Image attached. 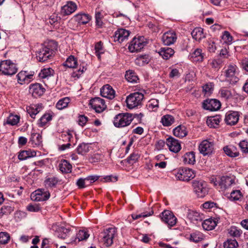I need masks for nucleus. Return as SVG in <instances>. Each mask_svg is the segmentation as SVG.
I'll return each mask as SVG.
<instances>
[{
	"label": "nucleus",
	"mask_w": 248,
	"mask_h": 248,
	"mask_svg": "<svg viewBox=\"0 0 248 248\" xmlns=\"http://www.w3.org/2000/svg\"><path fill=\"white\" fill-rule=\"evenodd\" d=\"M173 133L175 136L181 138L186 136L187 134L186 128L183 125H179L175 127L173 130Z\"/></svg>",
	"instance_id": "obj_35"
},
{
	"label": "nucleus",
	"mask_w": 248,
	"mask_h": 248,
	"mask_svg": "<svg viewBox=\"0 0 248 248\" xmlns=\"http://www.w3.org/2000/svg\"><path fill=\"white\" fill-rule=\"evenodd\" d=\"M217 221L212 218L205 219L202 223L203 228L206 231L213 230L217 226Z\"/></svg>",
	"instance_id": "obj_38"
},
{
	"label": "nucleus",
	"mask_w": 248,
	"mask_h": 248,
	"mask_svg": "<svg viewBox=\"0 0 248 248\" xmlns=\"http://www.w3.org/2000/svg\"><path fill=\"white\" fill-rule=\"evenodd\" d=\"M239 113L238 111H229L226 113L225 121L227 124L233 125L237 123L239 119Z\"/></svg>",
	"instance_id": "obj_16"
},
{
	"label": "nucleus",
	"mask_w": 248,
	"mask_h": 248,
	"mask_svg": "<svg viewBox=\"0 0 248 248\" xmlns=\"http://www.w3.org/2000/svg\"><path fill=\"white\" fill-rule=\"evenodd\" d=\"M52 54V49L46 46H42L37 51L36 57L40 62H44L50 59Z\"/></svg>",
	"instance_id": "obj_11"
},
{
	"label": "nucleus",
	"mask_w": 248,
	"mask_h": 248,
	"mask_svg": "<svg viewBox=\"0 0 248 248\" xmlns=\"http://www.w3.org/2000/svg\"><path fill=\"white\" fill-rule=\"evenodd\" d=\"M117 230L114 227L107 228L99 235V241L104 247H108L113 244V239L116 235Z\"/></svg>",
	"instance_id": "obj_2"
},
{
	"label": "nucleus",
	"mask_w": 248,
	"mask_h": 248,
	"mask_svg": "<svg viewBox=\"0 0 248 248\" xmlns=\"http://www.w3.org/2000/svg\"><path fill=\"white\" fill-rule=\"evenodd\" d=\"M42 109L41 105H31L27 107V111L32 118L35 119V116Z\"/></svg>",
	"instance_id": "obj_28"
},
{
	"label": "nucleus",
	"mask_w": 248,
	"mask_h": 248,
	"mask_svg": "<svg viewBox=\"0 0 248 248\" xmlns=\"http://www.w3.org/2000/svg\"><path fill=\"white\" fill-rule=\"evenodd\" d=\"M10 239V234L5 232H0V244L5 245L7 244Z\"/></svg>",
	"instance_id": "obj_56"
},
{
	"label": "nucleus",
	"mask_w": 248,
	"mask_h": 248,
	"mask_svg": "<svg viewBox=\"0 0 248 248\" xmlns=\"http://www.w3.org/2000/svg\"><path fill=\"white\" fill-rule=\"evenodd\" d=\"M191 35L194 39L200 41L205 37L203 29L201 28H195L191 32Z\"/></svg>",
	"instance_id": "obj_41"
},
{
	"label": "nucleus",
	"mask_w": 248,
	"mask_h": 248,
	"mask_svg": "<svg viewBox=\"0 0 248 248\" xmlns=\"http://www.w3.org/2000/svg\"><path fill=\"white\" fill-rule=\"evenodd\" d=\"M50 197V193L44 189H38L31 194L32 200L37 202L45 201Z\"/></svg>",
	"instance_id": "obj_13"
},
{
	"label": "nucleus",
	"mask_w": 248,
	"mask_h": 248,
	"mask_svg": "<svg viewBox=\"0 0 248 248\" xmlns=\"http://www.w3.org/2000/svg\"><path fill=\"white\" fill-rule=\"evenodd\" d=\"M202 108L211 111L219 109L221 107L220 102L216 99H210L204 100L202 103Z\"/></svg>",
	"instance_id": "obj_14"
},
{
	"label": "nucleus",
	"mask_w": 248,
	"mask_h": 248,
	"mask_svg": "<svg viewBox=\"0 0 248 248\" xmlns=\"http://www.w3.org/2000/svg\"><path fill=\"white\" fill-rule=\"evenodd\" d=\"M158 53L164 59L168 60L174 54V51L171 48L167 46L161 47Z\"/></svg>",
	"instance_id": "obj_29"
},
{
	"label": "nucleus",
	"mask_w": 248,
	"mask_h": 248,
	"mask_svg": "<svg viewBox=\"0 0 248 248\" xmlns=\"http://www.w3.org/2000/svg\"><path fill=\"white\" fill-rule=\"evenodd\" d=\"M159 107V101L156 99H151L148 104V109L150 111H155Z\"/></svg>",
	"instance_id": "obj_55"
},
{
	"label": "nucleus",
	"mask_w": 248,
	"mask_h": 248,
	"mask_svg": "<svg viewBox=\"0 0 248 248\" xmlns=\"http://www.w3.org/2000/svg\"><path fill=\"white\" fill-rule=\"evenodd\" d=\"M202 239V236L199 232L192 233L190 235V240L193 242H198Z\"/></svg>",
	"instance_id": "obj_62"
},
{
	"label": "nucleus",
	"mask_w": 248,
	"mask_h": 248,
	"mask_svg": "<svg viewBox=\"0 0 248 248\" xmlns=\"http://www.w3.org/2000/svg\"><path fill=\"white\" fill-rule=\"evenodd\" d=\"M237 75L238 68L237 66L233 64H230L228 66L225 71V76L230 84H234L238 82L239 78Z\"/></svg>",
	"instance_id": "obj_9"
},
{
	"label": "nucleus",
	"mask_w": 248,
	"mask_h": 248,
	"mask_svg": "<svg viewBox=\"0 0 248 248\" xmlns=\"http://www.w3.org/2000/svg\"><path fill=\"white\" fill-rule=\"evenodd\" d=\"M42 142V136L39 134H31L29 142L31 143L33 146H39L41 145Z\"/></svg>",
	"instance_id": "obj_39"
},
{
	"label": "nucleus",
	"mask_w": 248,
	"mask_h": 248,
	"mask_svg": "<svg viewBox=\"0 0 248 248\" xmlns=\"http://www.w3.org/2000/svg\"><path fill=\"white\" fill-rule=\"evenodd\" d=\"M160 217L162 220L169 226H173L176 223L177 218L170 211H164L161 213Z\"/></svg>",
	"instance_id": "obj_15"
},
{
	"label": "nucleus",
	"mask_w": 248,
	"mask_h": 248,
	"mask_svg": "<svg viewBox=\"0 0 248 248\" xmlns=\"http://www.w3.org/2000/svg\"><path fill=\"white\" fill-rule=\"evenodd\" d=\"M90 105L97 113L102 112L106 108L104 100L100 97H95L91 99Z\"/></svg>",
	"instance_id": "obj_12"
},
{
	"label": "nucleus",
	"mask_w": 248,
	"mask_h": 248,
	"mask_svg": "<svg viewBox=\"0 0 248 248\" xmlns=\"http://www.w3.org/2000/svg\"><path fill=\"white\" fill-rule=\"evenodd\" d=\"M30 93L35 98L41 96L45 91L42 85L39 83L32 84L30 87Z\"/></svg>",
	"instance_id": "obj_24"
},
{
	"label": "nucleus",
	"mask_w": 248,
	"mask_h": 248,
	"mask_svg": "<svg viewBox=\"0 0 248 248\" xmlns=\"http://www.w3.org/2000/svg\"><path fill=\"white\" fill-rule=\"evenodd\" d=\"M14 211V207L9 204L3 205L0 209V217L11 214Z\"/></svg>",
	"instance_id": "obj_50"
},
{
	"label": "nucleus",
	"mask_w": 248,
	"mask_h": 248,
	"mask_svg": "<svg viewBox=\"0 0 248 248\" xmlns=\"http://www.w3.org/2000/svg\"><path fill=\"white\" fill-rule=\"evenodd\" d=\"M222 40L224 43L227 45L231 44L232 41V37L230 33L227 31H224L221 37Z\"/></svg>",
	"instance_id": "obj_58"
},
{
	"label": "nucleus",
	"mask_w": 248,
	"mask_h": 248,
	"mask_svg": "<svg viewBox=\"0 0 248 248\" xmlns=\"http://www.w3.org/2000/svg\"><path fill=\"white\" fill-rule=\"evenodd\" d=\"M224 153L231 157H235L239 155V152L236 147L233 145H228L223 148Z\"/></svg>",
	"instance_id": "obj_30"
},
{
	"label": "nucleus",
	"mask_w": 248,
	"mask_h": 248,
	"mask_svg": "<svg viewBox=\"0 0 248 248\" xmlns=\"http://www.w3.org/2000/svg\"><path fill=\"white\" fill-rule=\"evenodd\" d=\"M199 150L203 156L210 155L214 152V143L208 140H203L200 144Z\"/></svg>",
	"instance_id": "obj_10"
},
{
	"label": "nucleus",
	"mask_w": 248,
	"mask_h": 248,
	"mask_svg": "<svg viewBox=\"0 0 248 248\" xmlns=\"http://www.w3.org/2000/svg\"><path fill=\"white\" fill-rule=\"evenodd\" d=\"M166 144L170 150L173 153H178L181 149L180 141L171 137L167 139Z\"/></svg>",
	"instance_id": "obj_17"
},
{
	"label": "nucleus",
	"mask_w": 248,
	"mask_h": 248,
	"mask_svg": "<svg viewBox=\"0 0 248 248\" xmlns=\"http://www.w3.org/2000/svg\"><path fill=\"white\" fill-rule=\"evenodd\" d=\"M125 78L129 82L131 83H137L139 80V78L135 73L131 70L126 71Z\"/></svg>",
	"instance_id": "obj_46"
},
{
	"label": "nucleus",
	"mask_w": 248,
	"mask_h": 248,
	"mask_svg": "<svg viewBox=\"0 0 248 248\" xmlns=\"http://www.w3.org/2000/svg\"><path fill=\"white\" fill-rule=\"evenodd\" d=\"M74 20L79 24H86L91 19V16L85 13H79L74 16Z\"/></svg>",
	"instance_id": "obj_27"
},
{
	"label": "nucleus",
	"mask_w": 248,
	"mask_h": 248,
	"mask_svg": "<svg viewBox=\"0 0 248 248\" xmlns=\"http://www.w3.org/2000/svg\"><path fill=\"white\" fill-rule=\"evenodd\" d=\"M221 117L220 115L211 116L207 118L206 123L211 128H217L219 125Z\"/></svg>",
	"instance_id": "obj_31"
},
{
	"label": "nucleus",
	"mask_w": 248,
	"mask_h": 248,
	"mask_svg": "<svg viewBox=\"0 0 248 248\" xmlns=\"http://www.w3.org/2000/svg\"><path fill=\"white\" fill-rule=\"evenodd\" d=\"M183 159L185 164L193 165L196 162L195 153L192 151L186 153L183 156Z\"/></svg>",
	"instance_id": "obj_36"
},
{
	"label": "nucleus",
	"mask_w": 248,
	"mask_h": 248,
	"mask_svg": "<svg viewBox=\"0 0 248 248\" xmlns=\"http://www.w3.org/2000/svg\"><path fill=\"white\" fill-rule=\"evenodd\" d=\"M191 57L193 61L202 62L203 59L204 54L202 53L201 49L196 48L191 53Z\"/></svg>",
	"instance_id": "obj_42"
},
{
	"label": "nucleus",
	"mask_w": 248,
	"mask_h": 248,
	"mask_svg": "<svg viewBox=\"0 0 248 248\" xmlns=\"http://www.w3.org/2000/svg\"><path fill=\"white\" fill-rule=\"evenodd\" d=\"M63 65L70 68H76L78 65L77 59L74 56L70 55L63 63Z\"/></svg>",
	"instance_id": "obj_40"
},
{
	"label": "nucleus",
	"mask_w": 248,
	"mask_h": 248,
	"mask_svg": "<svg viewBox=\"0 0 248 248\" xmlns=\"http://www.w3.org/2000/svg\"><path fill=\"white\" fill-rule=\"evenodd\" d=\"M20 117L17 115L10 114L7 119V124L11 125L17 124L19 121Z\"/></svg>",
	"instance_id": "obj_53"
},
{
	"label": "nucleus",
	"mask_w": 248,
	"mask_h": 248,
	"mask_svg": "<svg viewBox=\"0 0 248 248\" xmlns=\"http://www.w3.org/2000/svg\"><path fill=\"white\" fill-rule=\"evenodd\" d=\"M77 9L76 3L72 1H67L61 9V13L64 16L70 15Z\"/></svg>",
	"instance_id": "obj_19"
},
{
	"label": "nucleus",
	"mask_w": 248,
	"mask_h": 248,
	"mask_svg": "<svg viewBox=\"0 0 248 248\" xmlns=\"http://www.w3.org/2000/svg\"><path fill=\"white\" fill-rule=\"evenodd\" d=\"M174 118L172 115L166 114L162 117L160 122L163 126H169L174 123Z\"/></svg>",
	"instance_id": "obj_44"
},
{
	"label": "nucleus",
	"mask_w": 248,
	"mask_h": 248,
	"mask_svg": "<svg viewBox=\"0 0 248 248\" xmlns=\"http://www.w3.org/2000/svg\"><path fill=\"white\" fill-rule=\"evenodd\" d=\"M243 197V195L239 190H232L229 196V199L232 201H239Z\"/></svg>",
	"instance_id": "obj_51"
},
{
	"label": "nucleus",
	"mask_w": 248,
	"mask_h": 248,
	"mask_svg": "<svg viewBox=\"0 0 248 248\" xmlns=\"http://www.w3.org/2000/svg\"><path fill=\"white\" fill-rule=\"evenodd\" d=\"M52 115L49 113H45L37 122V125L40 127H43L51 121Z\"/></svg>",
	"instance_id": "obj_33"
},
{
	"label": "nucleus",
	"mask_w": 248,
	"mask_h": 248,
	"mask_svg": "<svg viewBox=\"0 0 248 248\" xmlns=\"http://www.w3.org/2000/svg\"><path fill=\"white\" fill-rule=\"evenodd\" d=\"M61 180L57 177L52 176L46 177L44 181V185L47 189L56 187L57 185L60 184Z\"/></svg>",
	"instance_id": "obj_25"
},
{
	"label": "nucleus",
	"mask_w": 248,
	"mask_h": 248,
	"mask_svg": "<svg viewBox=\"0 0 248 248\" xmlns=\"http://www.w3.org/2000/svg\"><path fill=\"white\" fill-rule=\"evenodd\" d=\"M202 214H200L199 212L188 209L187 212V217L193 224H197L202 220Z\"/></svg>",
	"instance_id": "obj_22"
},
{
	"label": "nucleus",
	"mask_w": 248,
	"mask_h": 248,
	"mask_svg": "<svg viewBox=\"0 0 248 248\" xmlns=\"http://www.w3.org/2000/svg\"><path fill=\"white\" fill-rule=\"evenodd\" d=\"M143 97V94L139 92L130 93L126 99L127 107L130 109L137 107L141 104Z\"/></svg>",
	"instance_id": "obj_6"
},
{
	"label": "nucleus",
	"mask_w": 248,
	"mask_h": 248,
	"mask_svg": "<svg viewBox=\"0 0 248 248\" xmlns=\"http://www.w3.org/2000/svg\"><path fill=\"white\" fill-rule=\"evenodd\" d=\"M76 185L78 188H84L89 186L86 178H80L76 182Z\"/></svg>",
	"instance_id": "obj_60"
},
{
	"label": "nucleus",
	"mask_w": 248,
	"mask_h": 248,
	"mask_svg": "<svg viewBox=\"0 0 248 248\" xmlns=\"http://www.w3.org/2000/svg\"><path fill=\"white\" fill-rule=\"evenodd\" d=\"M86 70V67L84 65L81 66L79 69L78 70L74 71L71 74V77L74 78V79L79 78L82 74Z\"/></svg>",
	"instance_id": "obj_54"
},
{
	"label": "nucleus",
	"mask_w": 248,
	"mask_h": 248,
	"mask_svg": "<svg viewBox=\"0 0 248 248\" xmlns=\"http://www.w3.org/2000/svg\"><path fill=\"white\" fill-rule=\"evenodd\" d=\"M91 148L90 143L82 142L78 145L76 152L79 155H84L90 151Z\"/></svg>",
	"instance_id": "obj_32"
},
{
	"label": "nucleus",
	"mask_w": 248,
	"mask_h": 248,
	"mask_svg": "<svg viewBox=\"0 0 248 248\" xmlns=\"http://www.w3.org/2000/svg\"><path fill=\"white\" fill-rule=\"evenodd\" d=\"M228 233L231 236L238 238L241 236L243 231L238 227L232 226L228 229Z\"/></svg>",
	"instance_id": "obj_43"
},
{
	"label": "nucleus",
	"mask_w": 248,
	"mask_h": 248,
	"mask_svg": "<svg viewBox=\"0 0 248 248\" xmlns=\"http://www.w3.org/2000/svg\"><path fill=\"white\" fill-rule=\"evenodd\" d=\"M138 114H133L130 113H120L114 117L113 124L116 127L122 128L130 124L136 116Z\"/></svg>",
	"instance_id": "obj_1"
},
{
	"label": "nucleus",
	"mask_w": 248,
	"mask_h": 248,
	"mask_svg": "<svg viewBox=\"0 0 248 248\" xmlns=\"http://www.w3.org/2000/svg\"><path fill=\"white\" fill-rule=\"evenodd\" d=\"M100 93L103 97L112 99L115 97V92L110 85L106 84L100 89Z\"/></svg>",
	"instance_id": "obj_21"
},
{
	"label": "nucleus",
	"mask_w": 248,
	"mask_h": 248,
	"mask_svg": "<svg viewBox=\"0 0 248 248\" xmlns=\"http://www.w3.org/2000/svg\"><path fill=\"white\" fill-rule=\"evenodd\" d=\"M95 18L96 26L99 28L101 27L103 25V21L102 20L103 15L102 13L100 12H96Z\"/></svg>",
	"instance_id": "obj_63"
},
{
	"label": "nucleus",
	"mask_w": 248,
	"mask_h": 248,
	"mask_svg": "<svg viewBox=\"0 0 248 248\" xmlns=\"http://www.w3.org/2000/svg\"><path fill=\"white\" fill-rule=\"evenodd\" d=\"M36 155V153L33 150H23L19 153L18 157L19 160H24Z\"/></svg>",
	"instance_id": "obj_37"
},
{
	"label": "nucleus",
	"mask_w": 248,
	"mask_h": 248,
	"mask_svg": "<svg viewBox=\"0 0 248 248\" xmlns=\"http://www.w3.org/2000/svg\"><path fill=\"white\" fill-rule=\"evenodd\" d=\"M239 146L242 152L248 154V142L246 140L240 142Z\"/></svg>",
	"instance_id": "obj_64"
},
{
	"label": "nucleus",
	"mask_w": 248,
	"mask_h": 248,
	"mask_svg": "<svg viewBox=\"0 0 248 248\" xmlns=\"http://www.w3.org/2000/svg\"><path fill=\"white\" fill-rule=\"evenodd\" d=\"M34 73L29 74L27 71H21L17 75L18 83L20 84H28L33 79Z\"/></svg>",
	"instance_id": "obj_18"
},
{
	"label": "nucleus",
	"mask_w": 248,
	"mask_h": 248,
	"mask_svg": "<svg viewBox=\"0 0 248 248\" xmlns=\"http://www.w3.org/2000/svg\"><path fill=\"white\" fill-rule=\"evenodd\" d=\"M235 184V179L233 177L223 176L215 179L214 185L219 191L224 192Z\"/></svg>",
	"instance_id": "obj_3"
},
{
	"label": "nucleus",
	"mask_w": 248,
	"mask_h": 248,
	"mask_svg": "<svg viewBox=\"0 0 248 248\" xmlns=\"http://www.w3.org/2000/svg\"><path fill=\"white\" fill-rule=\"evenodd\" d=\"M149 62L150 59L148 55H140L135 60V63L140 66H142L147 64Z\"/></svg>",
	"instance_id": "obj_47"
},
{
	"label": "nucleus",
	"mask_w": 248,
	"mask_h": 248,
	"mask_svg": "<svg viewBox=\"0 0 248 248\" xmlns=\"http://www.w3.org/2000/svg\"><path fill=\"white\" fill-rule=\"evenodd\" d=\"M214 84L208 82L202 86V92L206 95H210L214 90Z\"/></svg>",
	"instance_id": "obj_49"
},
{
	"label": "nucleus",
	"mask_w": 248,
	"mask_h": 248,
	"mask_svg": "<svg viewBox=\"0 0 248 248\" xmlns=\"http://www.w3.org/2000/svg\"><path fill=\"white\" fill-rule=\"evenodd\" d=\"M147 44V41L144 37H134L130 42L128 49L130 52L134 53L140 51Z\"/></svg>",
	"instance_id": "obj_4"
},
{
	"label": "nucleus",
	"mask_w": 248,
	"mask_h": 248,
	"mask_svg": "<svg viewBox=\"0 0 248 248\" xmlns=\"http://www.w3.org/2000/svg\"><path fill=\"white\" fill-rule=\"evenodd\" d=\"M70 103V99L68 97H64L59 100L56 105V108L62 110L66 108Z\"/></svg>",
	"instance_id": "obj_48"
},
{
	"label": "nucleus",
	"mask_w": 248,
	"mask_h": 248,
	"mask_svg": "<svg viewBox=\"0 0 248 248\" xmlns=\"http://www.w3.org/2000/svg\"><path fill=\"white\" fill-rule=\"evenodd\" d=\"M177 35L173 31H169L165 32L162 36V40L164 45L170 46L175 42Z\"/></svg>",
	"instance_id": "obj_20"
},
{
	"label": "nucleus",
	"mask_w": 248,
	"mask_h": 248,
	"mask_svg": "<svg viewBox=\"0 0 248 248\" xmlns=\"http://www.w3.org/2000/svg\"><path fill=\"white\" fill-rule=\"evenodd\" d=\"M129 34L130 32L124 29H119L115 32L114 35V41L122 43L127 39Z\"/></svg>",
	"instance_id": "obj_23"
},
{
	"label": "nucleus",
	"mask_w": 248,
	"mask_h": 248,
	"mask_svg": "<svg viewBox=\"0 0 248 248\" xmlns=\"http://www.w3.org/2000/svg\"><path fill=\"white\" fill-rule=\"evenodd\" d=\"M17 71L16 65L11 60H6L0 62V72L6 76H12Z\"/></svg>",
	"instance_id": "obj_5"
},
{
	"label": "nucleus",
	"mask_w": 248,
	"mask_h": 248,
	"mask_svg": "<svg viewBox=\"0 0 248 248\" xmlns=\"http://www.w3.org/2000/svg\"><path fill=\"white\" fill-rule=\"evenodd\" d=\"M177 179L183 181H188L195 176L194 171L187 168H180L175 174Z\"/></svg>",
	"instance_id": "obj_7"
},
{
	"label": "nucleus",
	"mask_w": 248,
	"mask_h": 248,
	"mask_svg": "<svg viewBox=\"0 0 248 248\" xmlns=\"http://www.w3.org/2000/svg\"><path fill=\"white\" fill-rule=\"evenodd\" d=\"M70 230L65 227H61L58 234V237L61 239H65L70 232Z\"/></svg>",
	"instance_id": "obj_57"
},
{
	"label": "nucleus",
	"mask_w": 248,
	"mask_h": 248,
	"mask_svg": "<svg viewBox=\"0 0 248 248\" xmlns=\"http://www.w3.org/2000/svg\"><path fill=\"white\" fill-rule=\"evenodd\" d=\"M223 60L221 58H217L210 60L209 61V65L212 68L218 70L222 66Z\"/></svg>",
	"instance_id": "obj_45"
},
{
	"label": "nucleus",
	"mask_w": 248,
	"mask_h": 248,
	"mask_svg": "<svg viewBox=\"0 0 248 248\" xmlns=\"http://www.w3.org/2000/svg\"><path fill=\"white\" fill-rule=\"evenodd\" d=\"M218 96L223 100L231 99L233 97L232 91L226 87H222L219 90Z\"/></svg>",
	"instance_id": "obj_26"
},
{
	"label": "nucleus",
	"mask_w": 248,
	"mask_h": 248,
	"mask_svg": "<svg viewBox=\"0 0 248 248\" xmlns=\"http://www.w3.org/2000/svg\"><path fill=\"white\" fill-rule=\"evenodd\" d=\"M192 186L194 192L199 198H202L208 193L206 184L203 181L195 180L192 182Z\"/></svg>",
	"instance_id": "obj_8"
},
{
	"label": "nucleus",
	"mask_w": 248,
	"mask_h": 248,
	"mask_svg": "<svg viewBox=\"0 0 248 248\" xmlns=\"http://www.w3.org/2000/svg\"><path fill=\"white\" fill-rule=\"evenodd\" d=\"M89 236V234L88 232L84 230H80L77 235L78 242L87 239Z\"/></svg>",
	"instance_id": "obj_61"
},
{
	"label": "nucleus",
	"mask_w": 248,
	"mask_h": 248,
	"mask_svg": "<svg viewBox=\"0 0 248 248\" xmlns=\"http://www.w3.org/2000/svg\"><path fill=\"white\" fill-rule=\"evenodd\" d=\"M238 244L235 239H228L224 243V248H236Z\"/></svg>",
	"instance_id": "obj_59"
},
{
	"label": "nucleus",
	"mask_w": 248,
	"mask_h": 248,
	"mask_svg": "<svg viewBox=\"0 0 248 248\" xmlns=\"http://www.w3.org/2000/svg\"><path fill=\"white\" fill-rule=\"evenodd\" d=\"M59 168L62 173H67L71 172L72 166L68 161L63 159L60 163Z\"/></svg>",
	"instance_id": "obj_34"
},
{
	"label": "nucleus",
	"mask_w": 248,
	"mask_h": 248,
	"mask_svg": "<svg viewBox=\"0 0 248 248\" xmlns=\"http://www.w3.org/2000/svg\"><path fill=\"white\" fill-rule=\"evenodd\" d=\"M54 73V70L50 68H44L42 69L39 74V76L41 78H46L52 75Z\"/></svg>",
	"instance_id": "obj_52"
}]
</instances>
